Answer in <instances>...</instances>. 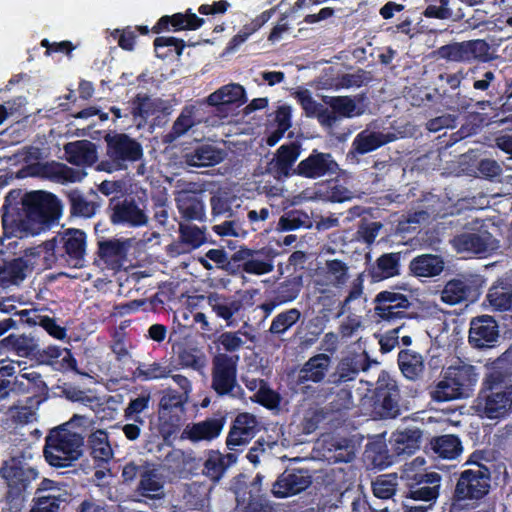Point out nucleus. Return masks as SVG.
<instances>
[{"instance_id": "obj_1", "label": "nucleus", "mask_w": 512, "mask_h": 512, "mask_svg": "<svg viewBox=\"0 0 512 512\" xmlns=\"http://www.w3.org/2000/svg\"><path fill=\"white\" fill-rule=\"evenodd\" d=\"M10 192L2 207L4 236L23 238L37 235L57 223L62 215V203L48 191L35 190L24 194L19 203L11 204Z\"/></svg>"}, {"instance_id": "obj_2", "label": "nucleus", "mask_w": 512, "mask_h": 512, "mask_svg": "<svg viewBox=\"0 0 512 512\" xmlns=\"http://www.w3.org/2000/svg\"><path fill=\"white\" fill-rule=\"evenodd\" d=\"M81 418L70 421L50 430L45 439L43 454L45 460L54 467L71 466L84 453V436L77 431Z\"/></svg>"}, {"instance_id": "obj_3", "label": "nucleus", "mask_w": 512, "mask_h": 512, "mask_svg": "<svg viewBox=\"0 0 512 512\" xmlns=\"http://www.w3.org/2000/svg\"><path fill=\"white\" fill-rule=\"evenodd\" d=\"M472 408L486 416H507L512 413V372L495 368L490 371Z\"/></svg>"}, {"instance_id": "obj_4", "label": "nucleus", "mask_w": 512, "mask_h": 512, "mask_svg": "<svg viewBox=\"0 0 512 512\" xmlns=\"http://www.w3.org/2000/svg\"><path fill=\"white\" fill-rule=\"evenodd\" d=\"M106 143V160H102L98 169L108 173L125 170L129 163L142 159L143 147L136 139L125 133H108Z\"/></svg>"}, {"instance_id": "obj_5", "label": "nucleus", "mask_w": 512, "mask_h": 512, "mask_svg": "<svg viewBox=\"0 0 512 512\" xmlns=\"http://www.w3.org/2000/svg\"><path fill=\"white\" fill-rule=\"evenodd\" d=\"M477 459L478 455L472 454L466 462L469 467L459 475L454 491V498L459 502L481 500L490 490L491 471Z\"/></svg>"}, {"instance_id": "obj_6", "label": "nucleus", "mask_w": 512, "mask_h": 512, "mask_svg": "<svg viewBox=\"0 0 512 512\" xmlns=\"http://www.w3.org/2000/svg\"><path fill=\"white\" fill-rule=\"evenodd\" d=\"M478 380L476 368L470 364L452 365L438 382L434 398L437 401H449L468 397Z\"/></svg>"}, {"instance_id": "obj_7", "label": "nucleus", "mask_w": 512, "mask_h": 512, "mask_svg": "<svg viewBox=\"0 0 512 512\" xmlns=\"http://www.w3.org/2000/svg\"><path fill=\"white\" fill-rule=\"evenodd\" d=\"M86 233L77 228H67L60 231L51 240L44 243L47 254L55 259L61 258L69 265L80 268L83 266L86 254Z\"/></svg>"}, {"instance_id": "obj_8", "label": "nucleus", "mask_w": 512, "mask_h": 512, "mask_svg": "<svg viewBox=\"0 0 512 512\" xmlns=\"http://www.w3.org/2000/svg\"><path fill=\"white\" fill-rule=\"evenodd\" d=\"M0 475L8 486L7 498L21 501L23 493L38 478V471L32 463V456L21 454L6 460L0 468Z\"/></svg>"}, {"instance_id": "obj_9", "label": "nucleus", "mask_w": 512, "mask_h": 512, "mask_svg": "<svg viewBox=\"0 0 512 512\" xmlns=\"http://www.w3.org/2000/svg\"><path fill=\"white\" fill-rule=\"evenodd\" d=\"M434 53L439 59L462 64L488 63L494 59L491 46L485 39L451 42L438 47Z\"/></svg>"}, {"instance_id": "obj_10", "label": "nucleus", "mask_w": 512, "mask_h": 512, "mask_svg": "<svg viewBox=\"0 0 512 512\" xmlns=\"http://www.w3.org/2000/svg\"><path fill=\"white\" fill-rule=\"evenodd\" d=\"M238 355L218 353L212 360L211 388L222 396L242 398L244 391L237 383Z\"/></svg>"}, {"instance_id": "obj_11", "label": "nucleus", "mask_w": 512, "mask_h": 512, "mask_svg": "<svg viewBox=\"0 0 512 512\" xmlns=\"http://www.w3.org/2000/svg\"><path fill=\"white\" fill-rule=\"evenodd\" d=\"M403 502L405 512H427L439 495L441 476L436 472L415 476Z\"/></svg>"}, {"instance_id": "obj_12", "label": "nucleus", "mask_w": 512, "mask_h": 512, "mask_svg": "<svg viewBox=\"0 0 512 512\" xmlns=\"http://www.w3.org/2000/svg\"><path fill=\"white\" fill-rule=\"evenodd\" d=\"M105 211L113 226L139 228L149 221L144 209L131 197L113 196Z\"/></svg>"}, {"instance_id": "obj_13", "label": "nucleus", "mask_w": 512, "mask_h": 512, "mask_svg": "<svg viewBox=\"0 0 512 512\" xmlns=\"http://www.w3.org/2000/svg\"><path fill=\"white\" fill-rule=\"evenodd\" d=\"M400 400L401 396L397 382L388 372L381 371L371 396L375 413L377 416H399L402 412Z\"/></svg>"}, {"instance_id": "obj_14", "label": "nucleus", "mask_w": 512, "mask_h": 512, "mask_svg": "<svg viewBox=\"0 0 512 512\" xmlns=\"http://www.w3.org/2000/svg\"><path fill=\"white\" fill-rule=\"evenodd\" d=\"M302 152V143L292 141L282 144L274 153L273 158L268 163V172L276 179L284 181L293 176H298L297 162Z\"/></svg>"}, {"instance_id": "obj_15", "label": "nucleus", "mask_w": 512, "mask_h": 512, "mask_svg": "<svg viewBox=\"0 0 512 512\" xmlns=\"http://www.w3.org/2000/svg\"><path fill=\"white\" fill-rule=\"evenodd\" d=\"M339 164L331 153L313 149L308 157L297 164L298 177L318 179L325 176L338 175Z\"/></svg>"}, {"instance_id": "obj_16", "label": "nucleus", "mask_w": 512, "mask_h": 512, "mask_svg": "<svg viewBox=\"0 0 512 512\" xmlns=\"http://www.w3.org/2000/svg\"><path fill=\"white\" fill-rule=\"evenodd\" d=\"M499 338V325L494 317L480 315L470 321L468 342L476 349L491 348Z\"/></svg>"}, {"instance_id": "obj_17", "label": "nucleus", "mask_w": 512, "mask_h": 512, "mask_svg": "<svg viewBox=\"0 0 512 512\" xmlns=\"http://www.w3.org/2000/svg\"><path fill=\"white\" fill-rule=\"evenodd\" d=\"M312 484V475L307 469H287L281 473L272 486L277 498H286L301 493Z\"/></svg>"}, {"instance_id": "obj_18", "label": "nucleus", "mask_w": 512, "mask_h": 512, "mask_svg": "<svg viewBox=\"0 0 512 512\" xmlns=\"http://www.w3.org/2000/svg\"><path fill=\"white\" fill-rule=\"evenodd\" d=\"M247 297L246 291H236L234 294H223L212 292L207 296V303L218 318H221L229 325L234 317L244 307Z\"/></svg>"}, {"instance_id": "obj_19", "label": "nucleus", "mask_w": 512, "mask_h": 512, "mask_svg": "<svg viewBox=\"0 0 512 512\" xmlns=\"http://www.w3.org/2000/svg\"><path fill=\"white\" fill-rule=\"evenodd\" d=\"M130 248L129 239L101 237L97 240V257L111 269H118L126 259Z\"/></svg>"}, {"instance_id": "obj_20", "label": "nucleus", "mask_w": 512, "mask_h": 512, "mask_svg": "<svg viewBox=\"0 0 512 512\" xmlns=\"http://www.w3.org/2000/svg\"><path fill=\"white\" fill-rule=\"evenodd\" d=\"M247 101L246 92L242 85L231 83L224 85L215 92L211 93L207 98V103L216 107L217 112L225 113L227 116L228 111L232 106L239 107Z\"/></svg>"}, {"instance_id": "obj_21", "label": "nucleus", "mask_w": 512, "mask_h": 512, "mask_svg": "<svg viewBox=\"0 0 512 512\" xmlns=\"http://www.w3.org/2000/svg\"><path fill=\"white\" fill-rule=\"evenodd\" d=\"M492 234L486 229H480L477 233L464 232L455 235L451 240L454 249L459 253L484 254L488 251Z\"/></svg>"}, {"instance_id": "obj_22", "label": "nucleus", "mask_w": 512, "mask_h": 512, "mask_svg": "<svg viewBox=\"0 0 512 512\" xmlns=\"http://www.w3.org/2000/svg\"><path fill=\"white\" fill-rule=\"evenodd\" d=\"M331 363V358L327 354L319 353L309 358L297 376V384L306 382L320 383L326 377Z\"/></svg>"}, {"instance_id": "obj_23", "label": "nucleus", "mask_w": 512, "mask_h": 512, "mask_svg": "<svg viewBox=\"0 0 512 512\" xmlns=\"http://www.w3.org/2000/svg\"><path fill=\"white\" fill-rule=\"evenodd\" d=\"M260 426L256 418H235L227 437V446L233 450L236 446L245 445L259 432Z\"/></svg>"}, {"instance_id": "obj_24", "label": "nucleus", "mask_w": 512, "mask_h": 512, "mask_svg": "<svg viewBox=\"0 0 512 512\" xmlns=\"http://www.w3.org/2000/svg\"><path fill=\"white\" fill-rule=\"evenodd\" d=\"M137 491L141 496L150 499H161L165 496L163 477L154 465L146 463V470L142 472Z\"/></svg>"}, {"instance_id": "obj_25", "label": "nucleus", "mask_w": 512, "mask_h": 512, "mask_svg": "<svg viewBox=\"0 0 512 512\" xmlns=\"http://www.w3.org/2000/svg\"><path fill=\"white\" fill-rule=\"evenodd\" d=\"M35 174L55 182H76L80 180L79 172L66 164L51 161L35 165Z\"/></svg>"}, {"instance_id": "obj_26", "label": "nucleus", "mask_w": 512, "mask_h": 512, "mask_svg": "<svg viewBox=\"0 0 512 512\" xmlns=\"http://www.w3.org/2000/svg\"><path fill=\"white\" fill-rule=\"evenodd\" d=\"M67 160L73 165L91 166L97 161L96 145L88 140H79L67 143L64 146Z\"/></svg>"}, {"instance_id": "obj_27", "label": "nucleus", "mask_w": 512, "mask_h": 512, "mask_svg": "<svg viewBox=\"0 0 512 512\" xmlns=\"http://www.w3.org/2000/svg\"><path fill=\"white\" fill-rule=\"evenodd\" d=\"M184 159L188 166L209 167L220 163L224 159V153L213 145L200 144L191 152L186 153Z\"/></svg>"}, {"instance_id": "obj_28", "label": "nucleus", "mask_w": 512, "mask_h": 512, "mask_svg": "<svg viewBox=\"0 0 512 512\" xmlns=\"http://www.w3.org/2000/svg\"><path fill=\"white\" fill-rule=\"evenodd\" d=\"M372 361L366 352L343 358L337 367V373L341 382H348L356 379L361 371H367Z\"/></svg>"}, {"instance_id": "obj_29", "label": "nucleus", "mask_w": 512, "mask_h": 512, "mask_svg": "<svg viewBox=\"0 0 512 512\" xmlns=\"http://www.w3.org/2000/svg\"><path fill=\"white\" fill-rule=\"evenodd\" d=\"M356 445L352 439L333 437L326 442V458L334 463H349L356 457Z\"/></svg>"}, {"instance_id": "obj_30", "label": "nucleus", "mask_w": 512, "mask_h": 512, "mask_svg": "<svg viewBox=\"0 0 512 512\" xmlns=\"http://www.w3.org/2000/svg\"><path fill=\"white\" fill-rule=\"evenodd\" d=\"M401 253H385L369 269L373 281L379 282L400 275Z\"/></svg>"}, {"instance_id": "obj_31", "label": "nucleus", "mask_w": 512, "mask_h": 512, "mask_svg": "<svg viewBox=\"0 0 512 512\" xmlns=\"http://www.w3.org/2000/svg\"><path fill=\"white\" fill-rule=\"evenodd\" d=\"M0 350L23 358L34 357L37 353V341L34 337L25 334H10L0 340Z\"/></svg>"}, {"instance_id": "obj_32", "label": "nucleus", "mask_w": 512, "mask_h": 512, "mask_svg": "<svg viewBox=\"0 0 512 512\" xmlns=\"http://www.w3.org/2000/svg\"><path fill=\"white\" fill-rule=\"evenodd\" d=\"M409 269L417 277H434L443 271L444 261L438 255L422 254L411 260Z\"/></svg>"}, {"instance_id": "obj_33", "label": "nucleus", "mask_w": 512, "mask_h": 512, "mask_svg": "<svg viewBox=\"0 0 512 512\" xmlns=\"http://www.w3.org/2000/svg\"><path fill=\"white\" fill-rule=\"evenodd\" d=\"M473 292L472 285L465 278H454L446 282L441 291V300L449 305L467 301Z\"/></svg>"}, {"instance_id": "obj_34", "label": "nucleus", "mask_w": 512, "mask_h": 512, "mask_svg": "<svg viewBox=\"0 0 512 512\" xmlns=\"http://www.w3.org/2000/svg\"><path fill=\"white\" fill-rule=\"evenodd\" d=\"M222 427V419H207L196 424L187 425L183 430L182 437L194 442L211 440L219 435Z\"/></svg>"}, {"instance_id": "obj_35", "label": "nucleus", "mask_w": 512, "mask_h": 512, "mask_svg": "<svg viewBox=\"0 0 512 512\" xmlns=\"http://www.w3.org/2000/svg\"><path fill=\"white\" fill-rule=\"evenodd\" d=\"M486 299L495 311H508L512 307V284L507 281H497L489 289Z\"/></svg>"}, {"instance_id": "obj_36", "label": "nucleus", "mask_w": 512, "mask_h": 512, "mask_svg": "<svg viewBox=\"0 0 512 512\" xmlns=\"http://www.w3.org/2000/svg\"><path fill=\"white\" fill-rule=\"evenodd\" d=\"M88 445L93 459L98 462V466L107 464L113 458V450L104 430L92 432L88 437Z\"/></svg>"}, {"instance_id": "obj_37", "label": "nucleus", "mask_w": 512, "mask_h": 512, "mask_svg": "<svg viewBox=\"0 0 512 512\" xmlns=\"http://www.w3.org/2000/svg\"><path fill=\"white\" fill-rule=\"evenodd\" d=\"M173 366L167 361L153 362L150 364L139 363L133 371V377L141 381H151L168 378L173 372Z\"/></svg>"}, {"instance_id": "obj_38", "label": "nucleus", "mask_w": 512, "mask_h": 512, "mask_svg": "<svg viewBox=\"0 0 512 512\" xmlns=\"http://www.w3.org/2000/svg\"><path fill=\"white\" fill-rule=\"evenodd\" d=\"M177 208L181 217L188 221L205 219V205L195 195L184 194L177 199Z\"/></svg>"}, {"instance_id": "obj_39", "label": "nucleus", "mask_w": 512, "mask_h": 512, "mask_svg": "<svg viewBox=\"0 0 512 512\" xmlns=\"http://www.w3.org/2000/svg\"><path fill=\"white\" fill-rule=\"evenodd\" d=\"M185 394H180L174 389H166L159 402V409L164 416H182L185 413V405L188 401Z\"/></svg>"}, {"instance_id": "obj_40", "label": "nucleus", "mask_w": 512, "mask_h": 512, "mask_svg": "<svg viewBox=\"0 0 512 512\" xmlns=\"http://www.w3.org/2000/svg\"><path fill=\"white\" fill-rule=\"evenodd\" d=\"M195 107L185 106L179 116L174 121L170 131L164 136L165 143H172L179 137L186 134L193 126L196 125Z\"/></svg>"}, {"instance_id": "obj_41", "label": "nucleus", "mask_w": 512, "mask_h": 512, "mask_svg": "<svg viewBox=\"0 0 512 512\" xmlns=\"http://www.w3.org/2000/svg\"><path fill=\"white\" fill-rule=\"evenodd\" d=\"M27 267V261L22 257L4 262V264L0 266V286L22 282L26 277L25 271Z\"/></svg>"}, {"instance_id": "obj_42", "label": "nucleus", "mask_w": 512, "mask_h": 512, "mask_svg": "<svg viewBox=\"0 0 512 512\" xmlns=\"http://www.w3.org/2000/svg\"><path fill=\"white\" fill-rule=\"evenodd\" d=\"M389 142L388 137L382 132L362 131L354 139L352 147L358 154L372 152Z\"/></svg>"}, {"instance_id": "obj_43", "label": "nucleus", "mask_w": 512, "mask_h": 512, "mask_svg": "<svg viewBox=\"0 0 512 512\" xmlns=\"http://www.w3.org/2000/svg\"><path fill=\"white\" fill-rule=\"evenodd\" d=\"M70 206V214L74 217L90 218L95 213L98 204L88 201L78 189H72L66 194Z\"/></svg>"}, {"instance_id": "obj_44", "label": "nucleus", "mask_w": 512, "mask_h": 512, "mask_svg": "<svg viewBox=\"0 0 512 512\" xmlns=\"http://www.w3.org/2000/svg\"><path fill=\"white\" fill-rule=\"evenodd\" d=\"M430 444L434 453L444 459H454L462 451L461 442L454 435L435 437L431 440Z\"/></svg>"}, {"instance_id": "obj_45", "label": "nucleus", "mask_w": 512, "mask_h": 512, "mask_svg": "<svg viewBox=\"0 0 512 512\" xmlns=\"http://www.w3.org/2000/svg\"><path fill=\"white\" fill-rule=\"evenodd\" d=\"M422 432L419 429H406L394 434V450L397 455L412 454L419 448Z\"/></svg>"}, {"instance_id": "obj_46", "label": "nucleus", "mask_w": 512, "mask_h": 512, "mask_svg": "<svg viewBox=\"0 0 512 512\" xmlns=\"http://www.w3.org/2000/svg\"><path fill=\"white\" fill-rule=\"evenodd\" d=\"M398 365L401 372L409 379H415L423 369V361L420 354L409 350H401L398 354Z\"/></svg>"}, {"instance_id": "obj_47", "label": "nucleus", "mask_w": 512, "mask_h": 512, "mask_svg": "<svg viewBox=\"0 0 512 512\" xmlns=\"http://www.w3.org/2000/svg\"><path fill=\"white\" fill-rule=\"evenodd\" d=\"M302 288L300 277L287 278L280 282L274 290V301L283 304L295 300Z\"/></svg>"}, {"instance_id": "obj_48", "label": "nucleus", "mask_w": 512, "mask_h": 512, "mask_svg": "<svg viewBox=\"0 0 512 512\" xmlns=\"http://www.w3.org/2000/svg\"><path fill=\"white\" fill-rule=\"evenodd\" d=\"M397 290H407L406 284L397 285L389 290H383L376 294L374 304H392L398 308H411L412 303L409 297Z\"/></svg>"}, {"instance_id": "obj_49", "label": "nucleus", "mask_w": 512, "mask_h": 512, "mask_svg": "<svg viewBox=\"0 0 512 512\" xmlns=\"http://www.w3.org/2000/svg\"><path fill=\"white\" fill-rule=\"evenodd\" d=\"M312 225L309 215L301 210L293 209L284 212L278 222L281 231H292L299 228H310Z\"/></svg>"}, {"instance_id": "obj_50", "label": "nucleus", "mask_w": 512, "mask_h": 512, "mask_svg": "<svg viewBox=\"0 0 512 512\" xmlns=\"http://www.w3.org/2000/svg\"><path fill=\"white\" fill-rule=\"evenodd\" d=\"M410 308H398L392 304H374V318L377 323L395 324L400 320L408 318V310Z\"/></svg>"}, {"instance_id": "obj_51", "label": "nucleus", "mask_w": 512, "mask_h": 512, "mask_svg": "<svg viewBox=\"0 0 512 512\" xmlns=\"http://www.w3.org/2000/svg\"><path fill=\"white\" fill-rule=\"evenodd\" d=\"M244 251L249 254L246 256V260L243 263L244 273L264 275L273 271L274 265L272 261L259 258L260 252L258 250L244 247Z\"/></svg>"}, {"instance_id": "obj_52", "label": "nucleus", "mask_w": 512, "mask_h": 512, "mask_svg": "<svg viewBox=\"0 0 512 512\" xmlns=\"http://www.w3.org/2000/svg\"><path fill=\"white\" fill-rule=\"evenodd\" d=\"M301 317V312L297 308H291L276 315L270 325L269 332L274 335H283Z\"/></svg>"}, {"instance_id": "obj_53", "label": "nucleus", "mask_w": 512, "mask_h": 512, "mask_svg": "<svg viewBox=\"0 0 512 512\" xmlns=\"http://www.w3.org/2000/svg\"><path fill=\"white\" fill-rule=\"evenodd\" d=\"M324 102L328 105L338 118H352L359 113H356V103L349 96H326Z\"/></svg>"}, {"instance_id": "obj_54", "label": "nucleus", "mask_w": 512, "mask_h": 512, "mask_svg": "<svg viewBox=\"0 0 512 512\" xmlns=\"http://www.w3.org/2000/svg\"><path fill=\"white\" fill-rule=\"evenodd\" d=\"M36 325L42 327L50 336L57 340H63L67 337L65 327L57 324L55 318L39 314L37 309H35V313L32 315L28 326Z\"/></svg>"}, {"instance_id": "obj_55", "label": "nucleus", "mask_w": 512, "mask_h": 512, "mask_svg": "<svg viewBox=\"0 0 512 512\" xmlns=\"http://www.w3.org/2000/svg\"><path fill=\"white\" fill-rule=\"evenodd\" d=\"M131 114L134 118L148 119L158 111V105L148 94L138 93L132 100Z\"/></svg>"}, {"instance_id": "obj_56", "label": "nucleus", "mask_w": 512, "mask_h": 512, "mask_svg": "<svg viewBox=\"0 0 512 512\" xmlns=\"http://www.w3.org/2000/svg\"><path fill=\"white\" fill-rule=\"evenodd\" d=\"M398 476L396 473L383 474L373 482V493L379 499H390L396 492Z\"/></svg>"}, {"instance_id": "obj_57", "label": "nucleus", "mask_w": 512, "mask_h": 512, "mask_svg": "<svg viewBox=\"0 0 512 512\" xmlns=\"http://www.w3.org/2000/svg\"><path fill=\"white\" fill-rule=\"evenodd\" d=\"M365 459L374 468L383 469L391 464L386 445L381 442L370 444L365 451Z\"/></svg>"}, {"instance_id": "obj_58", "label": "nucleus", "mask_w": 512, "mask_h": 512, "mask_svg": "<svg viewBox=\"0 0 512 512\" xmlns=\"http://www.w3.org/2000/svg\"><path fill=\"white\" fill-rule=\"evenodd\" d=\"M179 237L182 243L188 245L191 249L199 248L206 242L205 230L195 225L180 224Z\"/></svg>"}, {"instance_id": "obj_59", "label": "nucleus", "mask_w": 512, "mask_h": 512, "mask_svg": "<svg viewBox=\"0 0 512 512\" xmlns=\"http://www.w3.org/2000/svg\"><path fill=\"white\" fill-rule=\"evenodd\" d=\"M222 461V453L218 451H210L204 462L203 474L210 478L213 482H218L224 475L226 469Z\"/></svg>"}, {"instance_id": "obj_60", "label": "nucleus", "mask_w": 512, "mask_h": 512, "mask_svg": "<svg viewBox=\"0 0 512 512\" xmlns=\"http://www.w3.org/2000/svg\"><path fill=\"white\" fill-rule=\"evenodd\" d=\"M251 400L268 410H276L281 404L282 397L277 391L271 389L267 383L261 386V389L251 397Z\"/></svg>"}, {"instance_id": "obj_61", "label": "nucleus", "mask_w": 512, "mask_h": 512, "mask_svg": "<svg viewBox=\"0 0 512 512\" xmlns=\"http://www.w3.org/2000/svg\"><path fill=\"white\" fill-rule=\"evenodd\" d=\"M184 19V13L180 12L173 15H164L159 18L156 24L152 27L151 31L155 34H159L163 31L170 30V26L174 32L185 30Z\"/></svg>"}, {"instance_id": "obj_62", "label": "nucleus", "mask_w": 512, "mask_h": 512, "mask_svg": "<svg viewBox=\"0 0 512 512\" xmlns=\"http://www.w3.org/2000/svg\"><path fill=\"white\" fill-rule=\"evenodd\" d=\"M423 15L427 18H434L439 20L453 19L454 21H461L465 17L462 8H458L455 12L449 7H440L436 5H428Z\"/></svg>"}, {"instance_id": "obj_63", "label": "nucleus", "mask_w": 512, "mask_h": 512, "mask_svg": "<svg viewBox=\"0 0 512 512\" xmlns=\"http://www.w3.org/2000/svg\"><path fill=\"white\" fill-rule=\"evenodd\" d=\"M247 255L249 254L244 251V247H240V249L234 252L230 257L227 256L226 262L222 266V270L232 276L242 275L244 273L243 263L245 262Z\"/></svg>"}, {"instance_id": "obj_64", "label": "nucleus", "mask_w": 512, "mask_h": 512, "mask_svg": "<svg viewBox=\"0 0 512 512\" xmlns=\"http://www.w3.org/2000/svg\"><path fill=\"white\" fill-rule=\"evenodd\" d=\"M215 344L218 348L224 350L225 352L233 353L240 350L244 341L239 335V332H223L221 333L215 341Z\"/></svg>"}]
</instances>
